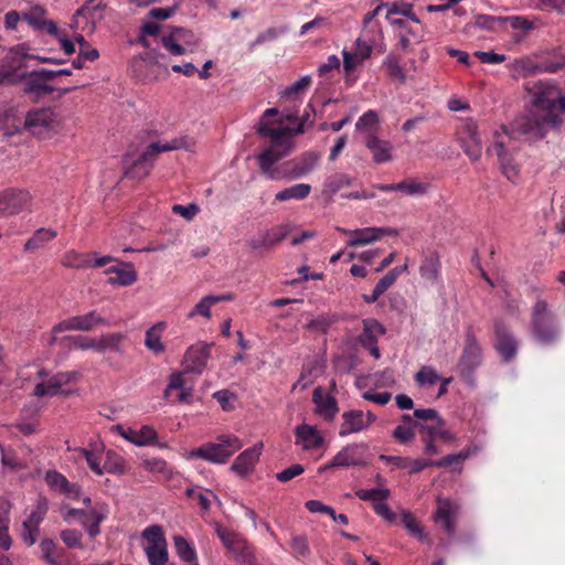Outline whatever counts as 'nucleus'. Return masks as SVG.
I'll return each mask as SVG.
<instances>
[{
    "instance_id": "nucleus-1",
    "label": "nucleus",
    "mask_w": 565,
    "mask_h": 565,
    "mask_svg": "<svg viewBox=\"0 0 565 565\" xmlns=\"http://www.w3.org/2000/svg\"><path fill=\"white\" fill-rule=\"evenodd\" d=\"M534 107L512 122L515 134L529 140H541L551 130L558 131L565 122V94L554 81H534L524 84Z\"/></svg>"
},
{
    "instance_id": "nucleus-2",
    "label": "nucleus",
    "mask_w": 565,
    "mask_h": 565,
    "mask_svg": "<svg viewBox=\"0 0 565 565\" xmlns=\"http://www.w3.org/2000/svg\"><path fill=\"white\" fill-rule=\"evenodd\" d=\"M290 150L291 145H288L282 150L275 147L266 148L256 157L260 172L270 180H296L310 173L320 160L318 152L307 151L296 159L277 166V162L286 157Z\"/></svg>"
},
{
    "instance_id": "nucleus-3",
    "label": "nucleus",
    "mask_w": 565,
    "mask_h": 565,
    "mask_svg": "<svg viewBox=\"0 0 565 565\" xmlns=\"http://www.w3.org/2000/svg\"><path fill=\"white\" fill-rule=\"evenodd\" d=\"M529 332L533 340L542 345H552L559 340L562 329L546 300L539 299L533 305Z\"/></svg>"
},
{
    "instance_id": "nucleus-4",
    "label": "nucleus",
    "mask_w": 565,
    "mask_h": 565,
    "mask_svg": "<svg viewBox=\"0 0 565 565\" xmlns=\"http://www.w3.org/2000/svg\"><path fill=\"white\" fill-rule=\"evenodd\" d=\"M186 147L185 137L173 138L167 142H152L150 143L145 151L139 156L137 160H135L131 166L125 171V175L131 179H143L149 175L156 157L166 151L178 150Z\"/></svg>"
},
{
    "instance_id": "nucleus-5",
    "label": "nucleus",
    "mask_w": 565,
    "mask_h": 565,
    "mask_svg": "<svg viewBox=\"0 0 565 565\" xmlns=\"http://www.w3.org/2000/svg\"><path fill=\"white\" fill-rule=\"evenodd\" d=\"M243 447V443L234 435H221L215 443H206L191 450L189 458H200L207 462L225 463L236 451Z\"/></svg>"
},
{
    "instance_id": "nucleus-6",
    "label": "nucleus",
    "mask_w": 565,
    "mask_h": 565,
    "mask_svg": "<svg viewBox=\"0 0 565 565\" xmlns=\"http://www.w3.org/2000/svg\"><path fill=\"white\" fill-rule=\"evenodd\" d=\"M24 129L40 139H47L60 132L62 120L51 108L35 109L24 117Z\"/></svg>"
},
{
    "instance_id": "nucleus-7",
    "label": "nucleus",
    "mask_w": 565,
    "mask_h": 565,
    "mask_svg": "<svg viewBox=\"0 0 565 565\" xmlns=\"http://www.w3.org/2000/svg\"><path fill=\"white\" fill-rule=\"evenodd\" d=\"M215 532L232 557L242 565H256L255 551L252 544L239 533L216 524Z\"/></svg>"
},
{
    "instance_id": "nucleus-8",
    "label": "nucleus",
    "mask_w": 565,
    "mask_h": 565,
    "mask_svg": "<svg viewBox=\"0 0 565 565\" xmlns=\"http://www.w3.org/2000/svg\"><path fill=\"white\" fill-rule=\"evenodd\" d=\"M482 363V348L471 327L466 331L461 355L457 363L459 375L468 383L473 384L475 373Z\"/></svg>"
},
{
    "instance_id": "nucleus-9",
    "label": "nucleus",
    "mask_w": 565,
    "mask_h": 565,
    "mask_svg": "<svg viewBox=\"0 0 565 565\" xmlns=\"http://www.w3.org/2000/svg\"><path fill=\"white\" fill-rule=\"evenodd\" d=\"M367 446L365 444H351L343 447L335 456L326 465L319 467L318 472L322 473L333 468L365 467V454Z\"/></svg>"
},
{
    "instance_id": "nucleus-10",
    "label": "nucleus",
    "mask_w": 565,
    "mask_h": 565,
    "mask_svg": "<svg viewBox=\"0 0 565 565\" xmlns=\"http://www.w3.org/2000/svg\"><path fill=\"white\" fill-rule=\"evenodd\" d=\"M142 537L147 541L145 552L150 565H166L168 562L167 541L160 525H151L143 530Z\"/></svg>"
},
{
    "instance_id": "nucleus-11",
    "label": "nucleus",
    "mask_w": 565,
    "mask_h": 565,
    "mask_svg": "<svg viewBox=\"0 0 565 565\" xmlns=\"http://www.w3.org/2000/svg\"><path fill=\"white\" fill-rule=\"evenodd\" d=\"M512 135L516 134L513 132L512 129L509 131L508 128L503 126L501 131L494 132L492 148L498 157L502 173L508 180L515 182L519 178V169L512 156L508 152L504 141L505 137L511 139Z\"/></svg>"
},
{
    "instance_id": "nucleus-12",
    "label": "nucleus",
    "mask_w": 565,
    "mask_h": 565,
    "mask_svg": "<svg viewBox=\"0 0 565 565\" xmlns=\"http://www.w3.org/2000/svg\"><path fill=\"white\" fill-rule=\"evenodd\" d=\"M98 326H108L107 319L99 316L95 310H92L82 316H74L68 319H65L52 328V338L50 340V344H53L56 340V334L60 332H64L67 330H77V331H89Z\"/></svg>"
},
{
    "instance_id": "nucleus-13",
    "label": "nucleus",
    "mask_w": 565,
    "mask_h": 565,
    "mask_svg": "<svg viewBox=\"0 0 565 565\" xmlns=\"http://www.w3.org/2000/svg\"><path fill=\"white\" fill-rule=\"evenodd\" d=\"M494 349L504 362L512 361L518 353V341L502 319L493 322Z\"/></svg>"
},
{
    "instance_id": "nucleus-14",
    "label": "nucleus",
    "mask_w": 565,
    "mask_h": 565,
    "mask_svg": "<svg viewBox=\"0 0 565 565\" xmlns=\"http://www.w3.org/2000/svg\"><path fill=\"white\" fill-rule=\"evenodd\" d=\"M32 200L29 191L24 189H6L0 191V217L20 213Z\"/></svg>"
},
{
    "instance_id": "nucleus-15",
    "label": "nucleus",
    "mask_w": 565,
    "mask_h": 565,
    "mask_svg": "<svg viewBox=\"0 0 565 565\" xmlns=\"http://www.w3.org/2000/svg\"><path fill=\"white\" fill-rule=\"evenodd\" d=\"M28 51L26 44H18L8 51L0 61V84L13 81L15 73L22 67L23 61L30 56Z\"/></svg>"
},
{
    "instance_id": "nucleus-16",
    "label": "nucleus",
    "mask_w": 565,
    "mask_h": 565,
    "mask_svg": "<svg viewBox=\"0 0 565 565\" xmlns=\"http://www.w3.org/2000/svg\"><path fill=\"white\" fill-rule=\"evenodd\" d=\"M106 510H79L68 508L62 512L63 520L70 522L73 518H78L81 524L90 537H95L100 533V523L106 519Z\"/></svg>"
},
{
    "instance_id": "nucleus-17",
    "label": "nucleus",
    "mask_w": 565,
    "mask_h": 565,
    "mask_svg": "<svg viewBox=\"0 0 565 565\" xmlns=\"http://www.w3.org/2000/svg\"><path fill=\"white\" fill-rule=\"evenodd\" d=\"M460 146L463 152L472 161H478L482 154V141L478 132V126L472 119H468L460 132Z\"/></svg>"
},
{
    "instance_id": "nucleus-18",
    "label": "nucleus",
    "mask_w": 565,
    "mask_h": 565,
    "mask_svg": "<svg viewBox=\"0 0 565 565\" xmlns=\"http://www.w3.org/2000/svg\"><path fill=\"white\" fill-rule=\"evenodd\" d=\"M398 232L393 227H363L353 230L351 237L347 241L348 247H358L372 244L380 241L385 235H397Z\"/></svg>"
},
{
    "instance_id": "nucleus-19",
    "label": "nucleus",
    "mask_w": 565,
    "mask_h": 565,
    "mask_svg": "<svg viewBox=\"0 0 565 565\" xmlns=\"http://www.w3.org/2000/svg\"><path fill=\"white\" fill-rule=\"evenodd\" d=\"M211 355V348L207 344H195L190 347L183 358L185 373L201 374L206 366Z\"/></svg>"
},
{
    "instance_id": "nucleus-20",
    "label": "nucleus",
    "mask_w": 565,
    "mask_h": 565,
    "mask_svg": "<svg viewBox=\"0 0 565 565\" xmlns=\"http://www.w3.org/2000/svg\"><path fill=\"white\" fill-rule=\"evenodd\" d=\"M78 375L79 373L76 371L58 372L47 382H41L36 384L33 391V395L36 397H43L45 395H57L62 386L76 381Z\"/></svg>"
},
{
    "instance_id": "nucleus-21",
    "label": "nucleus",
    "mask_w": 565,
    "mask_h": 565,
    "mask_svg": "<svg viewBox=\"0 0 565 565\" xmlns=\"http://www.w3.org/2000/svg\"><path fill=\"white\" fill-rule=\"evenodd\" d=\"M263 450V443H257L253 447L245 449L234 460L231 469L239 477L244 478L249 475Z\"/></svg>"
},
{
    "instance_id": "nucleus-22",
    "label": "nucleus",
    "mask_w": 565,
    "mask_h": 565,
    "mask_svg": "<svg viewBox=\"0 0 565 565\" xmlns=\"http://www.w3.org/2000/svg\"><path fill=\"white\" fill-rule=\"evenodd\" d=\"M257 132L262 137H268L273 143L270 147H275L276 149L282 150L288 145H291L290 142L285 145V138L290 137L292 130L289 127H275V122L268 119L260 118Z\"/></svg>"
},
{
    "instance_id": "nucleus-23",
    "label": "nucleus",
    "mask_w": 565,
    "mask_h": 565,
    "mask_svg": "<svg viewBox=\"0 0 565 565\" xmlns=\"http://www.w3.org/2000/svg\"><path fill=\"white\" fill-rule=\"evenodd\" d=\"M295 444L307 451L318 449L324 443V438L317 427L308 424L298 425L295 428Z\"/></svg>"
},
{
    "instance_id": "nucleus-24",
    "label": "nucleus",
    "mask_w": 565,
    "mask_h": 565,
    "mask_svg": "<svg viewBox=\"0 0 565 565\" xmlns=\"http://www.w3.org/2000/svg\"><path fill=\"white\" fill-rule=\"evenodd\" d=\"M46 11L41 6H34L22 12V19L34 30L46 31L49 34L58 35L57 25L54 21L45 20Z\"/></svg>"
},
{
    "instance_id": "nucleus-25",
    "label": "nucleus",
    "mask_w": 565,
    "mask_h": 565,
    "mask_svg": "<svg viewBox=\"0 0 565 565\" xmlns=\"http://www.w3.org/2000/svg\"><path fill=\"white\" fill-rule=\"evenodd\" d=\"M457 514L458 508L450 500H437V509L434 515V521L436 523H439L449 535H452L455 533V519Z\"/></svg>"
},
{
    "instance_id": "nucleus-26",
    "label": "nucleus",
    "mask_w": 565,
    "mask_h": 565,
    "mask_svg": "<svg viewBox=\"0 0 565 565\" xmlns=\"http://www.w3.org/2000/svg\"><path fill=\"white\" fill-rule=\"evenodd\" d=\"M39 546L42 559L47 565H72L66 556V551L60 547L52 539H43Z\"/></svg>"
},
{
    "instance_id": "nucleus-27",
    "label": "nucleus",
    "mask_w": 565,
    "mask_h": 565,
    "mask_svg": "<svg viewBox=\"0 0 565 565\" xmlns=\"http://www.w3.org/2000/svg\"><path fill=\"white\" fill-rule=\"evenodd\" d=\"M365 147L372 152V158L376 163H384L392 160V145L387 140L380 139L376 135L364 137Z\"/></svg>"
},
{
    "instance_id": "nucleus-28",
    "label": "nucleus",
    "mask_w": 565,
    "mask_h": 565,
    "mask_svg": "<svg viewBox=\"0 0 565 565\" xmlns=\"http://www.w3.org/2000/svg\"><path fill=\"white\" fill-rule=\"evenodd\" d=\"M367 428V422H364V413L360 409H351L342 414V424L339 435L341 437L360 433Z\"/></svg>"
},
{
    "instance_id": "nucleus-29",
    "label": "nucleus",
    "mask_w": 565,
    "mask_h": 565,
    "mask_svg": "<svg viewBox=\"0 0 565 565\" xmlns=\"http://www.w3.org/2000/svg\"><path fill=\"white\" fill-rule=\"evenodd\" d=\"M106 273L110 275L108 282L114 286H130L137 280V273L130 263L110 267Z\"/></svg>"
},
{
    "instance_id": "nucleus-30",
    "label": "nucleus",
    "mask_w": 565,
    "mask_h": 565,
    "mask_svg": "<svg viewBox=\"0 0 565 565\" xmlns=\"http://www.w3.org/2000/svg\"><path fill=\"white\" fill-rule=\"evenodd\" d=\"M0 126L7 135H13L24 129V117L17 107H8L0 113Z\"/></svg>"
},
{
    "instance_id": "nucleus-31",
    "label": "nucleus",
    "mask_w": 565,
    "mask_h": 565,
    "mask_svg": "<svg viewBox=\"0 0 565 565\" xmlns=\"http://www.w3.org/2000/svg\"><path fill=\"white\" fill-rule=\"evenodd\" d=\"M312 399L317 406V413L324 419H332L338 412L337 401L333 396L323 395L320 387L313 391Z\"/></svg>"
},
{
    "instance_id": "nucleus-32",
    "label": "nucleus",
    "mask_w": 565,
    "mask_h": 565,
    "mask_svg": "<svg viewBox=\"0 0 565 565\" xmlns=\"http://www.w3.org/2000/svg\"><path fill=\"white\" fill-rule=\"evenodd\" d=\"M25 92L41 97L54 92V87L47 83L40 71H33L26 77Z\"/></svg>"
},
{
    "instance_id": "nucleus-33",
    "label": "nucleus",
    "mask_w": 565,
    "mask_h": 565,
    "mask_svg": "<svg viewBox=\"0 0 565 565\" xmlns=\"http://www.w3.org/2000/svg\"><path fill=\"white\" fill-rule=\"evenodd\" d=\"M128 440L129 443L143 447L148 445H152L156 443L158 438V434L152 426L143 425L139 430L132 429L130 427L127 428Z\"/></svg>"
},
{
    "instance_id": "nucleus-34",
    "label": "nucleus",
    "mask_w": 565,
    "mask_h": 565,
    "mask_svg": "<svg viewBox=\"0 0 565 565\" xmlns=\"http://www.w3.org/2000/svg\"><path fill=\"white\" fill-rule=\"evenodd\" d=\"M514 78L527 77L541 73L540 63L534 62L529 56L514 60L510 66Z\"/></svg>"
},
{
    "instance_id": "nucleus-35",
    "label": "nucleus",
    "mask_w": 565,
    "mask_h": 565,
    "mask_svg": "<svg viewBox=\"0 0 565 565\" xmlns=\"http://www.w3.org/2000/svg\"><path fill=\"white\" fill-rule=\"evenodd\" d=\"M96 253H78L74 249L67 250L62 257V265L68 268L86 269L92 267V256Z\"/></svg>"
},
{
    "instance_id": "nucleus-36",
    "label": "nucleus",
    "mask_w": 565,
    "mask_h": 565,
    "mask_svg": "<svg viewBox=\"0 0 565 565\" xmlns=\"http://www.w3.org/2000/svg\"><path fill=\"white\" fill-rule=\"evenodd\" d=\"M440 271V262L439 256L435 252H430L427 254L420 266H419V274L420 277L428 281H436L439 277Z\"/></svg>"
},
{
    "instance_id": "nucleus-37",
    "label": "nucleus",
    "mask_w": 565,
    "mask_h": 565,
    "mask_svg": "<svg viewBox=\"0 0 565 565\" xmlns=\"http://www.w3.org/2000/svg\"><path fill=\"white\" fill-rule=\"evenodd\" d=\"M178 390L180 393L178 394L179 403H190L192 399V388L184 387V380L182 373L175 372L172 373L169 377V383L164 390V396L168 397L171 391Z\"/></svg>"
},
{
    "instance_id": "nucleus-38",
    "label": "nucleus",
    "mask_w": 565,
    "mask_h": 565,
    "mask_svg": "<svg viewBox=\"0 0 565 565\" xmlns=\"http://www.w3.org/2000/svg\"><path fill=\"white\" fill-rule=\"evenodd\" d=\"M386 329L382 323L375 319L363 320V331L359 337L361 345H366L369 342H377L379 337L385 334Z\"/></svg>"
},
{
    "instance_id": "nucleus-39",
    "label": "nucleus",
    "mask_w": 565,
    "mask_h": 565,
    "mask_svg": "<svg viewBox=\"0 0 565 565\" xmlns=\"http://www.w3.org/2000/svg\"><path fill=\"white\" fill-rule=\"evenodd\" d=\"M125 338V334L120 332L102 334L99 338H96V352L104 353L110 350L121 353V342Z\"/></svg>"
},
{
    "instance_id": "nucleus-40",
    "label": "nucleus",
    "mask_w": 565,
    "mask_h": 565,
    "mask_svg": "<svg viewBox=\"0 0 565 565\" xmlns=\"http://www.w3.org/2000/svg\"><path fill=\"white\" fill-rule=\"evenodd\" d=\"M57 236V232L52 228L41 227L25 242L24 250H36L43 248L49 242Z\"/></svg>"
},
{
    "instance_id": "nucleus-41",
    "label": "nucleus",
    "mask_w": 565,
    "mask_h": 565,
    "mask_svg": "<svg viewBox=\"0 0 565 565\" xmlns=\"http://www.w3.org/2000/svg\"><path fill=\"white\" fill-rule=\"evenodd\" d=\"M311 192V185L307 183L294 184L276 193L275 200L285 202L289 200H305Z\"/></svg>"
},
{
    "instance_id": "nucleus-42",
    "label": "nucleus",
    "mask_w": 565,
    "mask_h": 565,
    "mask_svg": "<svg viewBox=\"0 0 565 565\" xmlns=\"http://www.w3.org/2000/svg\"><path fill=\"white\" fill-rule=\"evenodd\" d=\"M380 126V117L375 110H367L356 121L355 129L365 136L376 135Z\"/></svg>"
},
{
    "instance_id": "nucleus-43",
    "label": "nucleus",
    "mask_w": 565,
    "mask_h": 565,
    "mask_svg": "<svg viewBox=\"0 0 565 565\" xmlns=\"http://www.w3.org/2000/svg\"><path fill=\"white\" fill-rule=\"evenodd\" d=\"M163 327V323H157L146 331L145 345L154 354H160L164 351V344L161 341Z\"/></svg>"
},
{
    "instance_id": "nucleus-44",
    "label": "nucleus",
    "mask_w": 565,
    "mask_h": 565,
    "mask_svg": "<svg viewBox=\"0 0 565 565\" xmlns=\"http://www.w3.org/2000/svg\"><path fill=\"white\" fill-rule=\"evenodd\" d=\"M429 190V184L420 182L416 179L408 178L401 182H397V191L402 192L407 196H422L425 195Z\"/></svg>"
},
{
    "instance_id": "nucleus-45",
    "label": "nucleus",
    "mask_w": 565,
    "mask_h": 565,
    "mask_svg": "<svg viewBox=\"0 0 565 565\" xmlns=\"http://www.w3.org/2000/svg\"><path fill=\"white\" fill-rule=\"evenodd\" d=\"M104 473L124 475L126 472V461L114 450H107L105 452Z\"/></svg>"
},
{
    "instance_id": "nucleus-46",
    "label": "nucleus",
    "mask_w": 565,
    "mask_h": 565,
    "mask_svg": "<svg viewBox=\"0 0 565 565\" xmlns=\"http://www.w3.org/2000/svg\"><path fill=\"white\" fill-rule=\"evenodd\" d=\"M402 523L409 535L414 536L420 542H429L428 534L411 512L404 511L402 513Z\"/></svg>"
},
{
    "instance_id": "nucleus-47",
    "label": "nucleus",
    "mask_w": 565,
    "mask_h": 565,
    "mask_svg": "<svg viewBox=\"0 0 565 565\" xmlns=\"http://www.w3.org/2000/svg\"><path fill=\"white\" fill-rule=\"evenodd\" d=\"M353 179L344 173H335L329 177L324 182L323 192L329 195H334L344 188L352 185Z\"/></svg>"
},
{
    "instance_id": "nucleus-48",
    "label": "nucleus",
    "mask_w": 565,
    "mask_h": 565,
    "mask_svg": "<svg viewBox=\"0 0 565 565\" xmlns=\"http://www.w3.org/2000/svg\"><path fill=\"white\" fill-rule=\"evenodd\" d=\"M142 467L153 473H158L163 480H170L173 477L172 468L167 463L166 460L159 458L145 459Z\"/></svg>"
},
{
    "instance_id": "nucleus-49",
    "label": "nucleus",
    "mask_w": 565,
    "mask_h": 565,
    "mask_svg": "<svg viewBox=\"0 0 565 565\" xmlns=\"http://www.w3.org/2000/svg\"><path fill=\"white\" fill-rule=\"evenodd\" d=\"M177 33H189V30L183 28H173L171 33L164 34L161 38L162 45L173 55H182L185 49L180 44Z\"/></svg>"
},
{
    "instance_id": "nucleus-50",
    "label": "nucleus",
    "mask_w": 565,
    "mask_h": 565,
    "mask_svg": "<svg viewBox=\"0 0 565 565\" xmlns=\"http://www.w3.org/2000/svg\"><path fill=\"white\" fill-rule=\"evenodd\" d=\"M395 38L398 41V43H397L398 47L403 52H408L411 50L412 40H414L416 43H420L424 41V35L418 34L411 26H407L404 30H396Z\"/></svg>"
},
{
    "instance_id": "nucleus-51",
    "label": "nucleus",
    "mask_w": 565,
    "mask_h": 565,
    "mask_svg": "<svg viewBox=\"0 0 565 565\" xmlns=\"http://www.w3.org/2000/svg\"><path fill=\"white\" fill-rule=\"evenodd\" d=\"M540 65L541 73H556L565 67V55L558 51H553L540 62Z\"/></svg>"
},
{
    "instance_id": "nucleus-52",
    "label": "nucleus",
    "mask_w": 565,
    "mask_h": 565,
    "mask_svg": "<svg viewBox=\"0 0 565 565\" xmlns=\"http://www.w3.org/2000/svg\"><path fill=\"white\" fill-rule=\"evenodd\" d=\"M355 495L360 500L372 502L374 507L375 502L386 501L391 495V491L386 488L359 489L355 491Z\"/></svg>"
},
{
    "instance_id": "nucleus-53",
    "label": "nucleus",
    "mask_w": 565,
    "mask_h": 565,
    "mask_svg": "<svg viewBox=\"0 0 565 565\" xmlns=\"http://www.w3.org/2000/svg\"><path fill=\"white\" fill-rule=\"evenodd\" d=\"M173 540L175 552L183 562H196V552L184 537L174 536Z\"/></svg>"
},
{
    "instance_id": "nucleus-54",
    "label": "nucleus",
    "mask_w": 565,
    "mask_h": 565,
    "mask_svg": "<svg viewBox=\"0 0 565 565\" xmlns=\"http://www.w3.org/2000/svg\"><path fill=\"white\" fill-rule=\"evenodd\" d=\"M383 65L386 67L387 74L392 77L397 79L399 83H405L406 75L401 66V61L396 55L388 54Z\"/></svg>"
},
{
    "instance_id": "nucleus-55",
    "label": "nucleus",
    "mask_w": 565,
    "mask_h": 565,
    "mask_svg": "<svg viewBox=\"0 0 565 565\" xmlns=\"http://www.w3.org/2000/svg\"><path fill=\"white\" fill-rule=\"evenodd\" d=\"M75 451L86 459L89 469L94 473L97 476L104 475L103 466L100 465V455L97 452V450L95 451L87 448H76Z\"/></svg>"
},
{
    "instance_id": "nucleus-56",
    "label": "nucleus",
    "mask_w": 565,
    "mask_h": 565,
    "mask_svg": "<svg viewBox=\"0 0 565 565\" xmlns=\"http://www.w3.org/2000/svg\"><path fill=\"white\" fill-rule=\"evenodd\" d=\"M415 382L419 386L434 385L440 381V376L437 371L430 365H424L414 376Z\"/></svg>"
},
{
    "instance_id": "nucleus-57",
    "label": "nucleus",
    "mask_w": 565,
    "mask_h": 565,
    "mask_svg": "<svg viewBox=\"0 0 565 565\" xmlns=\"http://www.w3.org/2000/svg\"><path fill=\"white\" fill-rule=\"evenodd\" d=\"M215 305V299L213 295H209L203 297L194 308L189 312L188 318H193L195 316H202L206 319L211 318V307Z\"/></svg>"
},
{
    "instance_id": "nucleus-58",
    "label": "nucleus",
    "mask_w": 565,
    "mask_h": 565,
    "mask_svg": "<svg viewBox=\"0 0 565 565\" xmlns=\"http://www.w3.org/2000/svg\"><path fill=\"white\" fill-rule=\"evenodd\" d=\"M473 452L470 449L461 450L458 454L447 455L438 460H434V467L446 468L468 459Z\"/></svg>"
},
{
    "instance_id": "nucleus-59",
    "label": "nucleus",
    "mask_w": 565,
    "mask_h": 565,
    "mask_svg": "<svg viewBox=\"0 0 565 565\" xmlns=\"http://www.w3.org/2000/svg\"><path fill=\"white\" fill-rule=\"evenodd\" d=\"M65 340L70 342V348L76 350H94L96 351V338H89L85 335H70Z\"/></svg>"
},
{
    "instance_id": "nucleus-60",
    "label": "nucleus",
    "mask_w": 565,
    "mask_h": 565,
    "mask_svg": "<svg viewBox=\"0 0 565 565\" xmlns=\"http://www.w3.org/2000/svg\"><path fill=\"white\" fill-rule=\"evenodd\" d=\"M49 511V501L45 497H40L35 509L31 512V514L26 518V522L40 525L44 520L46 513Z\"/></svg>"
},
{
    "instance_id": "nucleus-61",
    "label": "nucleus",
    "mask_w": 565,
    "mask_h": 565,
    "mask_svg": "<svg viewBox=\"0 0 565 565\" xmlns=\"http://www.w3.org/2000/svg\"><path fill=\"white\" fill-rule=\"evenodd\" d=\"M45 481L47 486L55 491L63 492L65 487H68V480L62 473L56 470H49L45 473Z\"/></svg>"
},
{
    "instance_id": "nucleus-62",
    "label": "nucleus",
    "mask_w": 565,
    "mask_h": 565,
    "mask_svg": "<svg viewBox=\"0 0 565 565\" xmlns=\"http://www.w3.org/2000/svg\"><path fill=\"white\" fill-rule=\"evenodd\" d=\"M61 540L68 548H83L82 532L77 530L66 529L61 531Z\"/></svg>"
},
{
    "instance_id": "nucleus-63",
    "label": "nucleus",
    "mask_w": 565,
    "mask_h": 565,
    "mask_svg": "<svg viewBox=\"0 0 565 565\" xmlns=\"http://www.w3.org/2000/svg\"><path fill=\"white\" fill-rule=\"evenodd\" d=\"M498 23H504V17H493L489 14H478L475 18L476 28L492 31Z\"/></svg>"
},
{
    "instance_id": "nucleus-64",
    "label": "nucleus",
    "mask_w": 565,
    "mask_h": 565,
    "mask_svg": "<svg viewBox=\"0 0 565 565\" xmlns=\"http://www.w3.org/2000/svg\"><path fill=\"white\" fill-rule=\"evenodd\" d=\"M536 9L541 11H555L565 15V0H533Z\"/></svg>"
}]
</instances>
